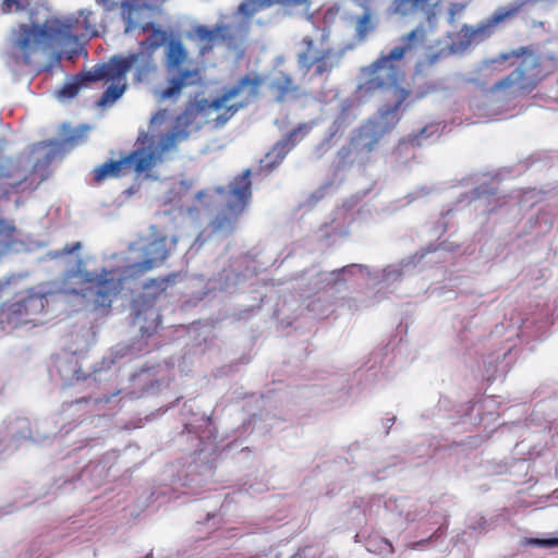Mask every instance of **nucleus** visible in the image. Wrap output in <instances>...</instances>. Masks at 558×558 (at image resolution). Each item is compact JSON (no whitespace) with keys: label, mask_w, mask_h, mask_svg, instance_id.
I'll use <instances>...</instances> for the list:
<instances>
[{"label":"nucleus","mask_w":558,"mask_h":558,"mask_svg":"<svg viewBox=\"0 0 558 558\" xmlns=\"http://www.w3.org/2000/svg\"><path fill=\"white\" fill-rule=\"evenodd\" d=\"M29 12V23L12 27L8 35L5 63L15 75L21 65H29L37 52L50 53L60 61L63 54L72 59L82 48V39L96 36V19L92 11L81 10L78 16L41 19L45 8H31V0H2L0 13Z\"/></svg>","instance_id":"1"},{"label":"nucleus","mask_w":558,"mask_h":558,"mask_svg":"<svg viewBox=\"0 0 558 558\" xmlns=\"http://www.w3.org/2000/svg\"><path fill=\"white\" fill-rule=\"evenodd\" d=\"M426 29L418 25L415 29L401 38V45L395 47L388 54L381 56L374 64L363 69L364 81L359 84L360 97H367L380 90L392 104H387L378 110L364 125L360 128L353 145L361 151L369 153L379 140L390 132L398 123L402 102L410 92L398 86L400 72L393 64L414 50L425 38Z\"/></svg>","instance_id":"2"},{"label":"nucleus","mask_w":558,"mask_h":558,"mask_svg":"<svg viewBox=\"0 0 558 558\" xmlns=\"http://www.w3.org/2000/svg\"><path fill=\"white\" fill-rule=\"evenodd\" d=\"M167 236H159L141 250L143 260L113 268H102L99 272L78 269L68 274V279H76L84 287L69 292L81 294L96 306L109 307L129 279L137 278L159 266L169 254Z\"/></svg>","instance_id":"3"},{"label":"nucleus","mask_w":558,"mask_h":558,"mask_svg":"<svg viewBox=\"0 0 558 558\" xmlns=\"http://www.w3.org/2000/svg\"><path fill=\"white\" fill-rule=\"evenodd\" d=\"M198 110L191 106L177 117L172 129L165 134L157 143L151 142L148 146L140 148L132 154L119 159L110 160L94 169V180L101 182L110 178H118L125 174L130 169L137 173L150 170L162 162L165 155L177 148L178 144L185 141L193 130Z\"/></svg>","instance_id":"4"},{"label":"nucleus","mask_w":558,"mask_h":558,"mask_svg":"<svg viewBox=\"0 0 558 558\" xmlns=\"http://www.w3.org/2000/svg\"><path fill=\"white\" fill-rule=\"evenodd\" d=\"M342 57L343 50L332 47L330 31L326 27L315 28L298 44V66L304 74L327 77L340 65Z\"/></svg>","instance_id":"5"},{"label":"nucleus","mask_w":558,"mask_h":558,"mask_svg":"<svg viewBox=\"0 0 558 558\" xmlns=\"http://www.w3.org/2000/svg\"><path fill=\"white\" fill-rule=\"evenodd\" d=\"M264 80L259 75H245L234 86L213 99L205 108L216 128L223 126L240 109L248 106L259 94Z\"/></svg>","instance_id":"6"},{"label":"nucleus","mask_w":558,"mask_h":558,"mask_svg":"<svg viewBox=\"0 0 558 558\" xmlns=\"http://www.w3.org/2000/svg\"><path fill=\"white\" fill-rule=\"evenodd\" d=\"M189 59V52L180 39L171 38L167 43L165 51V66L169 74L177 72L168 78V86L163 89H155L154 96L159 101L177 100L184 87L198 85L202 81L199 70L182 69Z\"/></svg>","instance_id":"7"},{"label":"nucleus","mask_w":558,"mask_h":558,"mask_svg":"<svg viewBox=\"0 0 558 558\" xmlns=\"http://www.w3.org/2000/svg\"><path fill=\"white\" fill-rule=\"evenodd\" d=\"M250 177L251 170L246 169L230 182L228 191L223 187L216 189V192L222 195L225 201V208L213 222L216 231L231 232L233 230L252 195Z\"/></svg>","instance_id":"8"},{"label":"nucleus","mask_w":558,"mask_h":558,"mask_svg":"<svg viewBox=\"0 0 558 558\" xmlns=\"http://www.w3.org/2000/svg\"><path fill=\"white\" fill-rule=\"evenodd\" d=\"M515 9L510 4L498 8L486 21L476 26L463 25L459 33L449 35V52L452 54L464 52L471 45L478 44L488 38L496 26L515 16Z\"/></svg>","instance_id":"9"},{"label":"nucleus","mask_w":558,"mask_h":558,"mask_svg":"<svg viewBox=\"0 0 558 558\" xmlns=\"http://www.w3.org/2000/svg\"><path fill=\"white\" fill-rule=\"evenodd\" d=\"M108 63L119 76L126 77V74L131 72L136 84L150 83L159 71L156 58L145 49L113 56Z\"/></svg>","instance_id":"10"},{"label":"nucleus","mask_w":558,"mask_h":558,"mask_svg":"<svg viewBox=\"0 0 558 558\" xmlns=\"http://www.w3.org/2000/svg\"><path fill=\"white\" fill-rule=\"evenodd\" d=\"M537 58L529 54L521 64L508 76L498 81L490 92L512 90L513 93H529L538 82Z\"/></svg>","instance_id":"11"},{"label":"nucleus","mask_w":558,"mask_h":558,"mask_svg":"<svg viewBox=\"0 0 558 558\" xmlns=\"http://www.w3.org/2000/svg\"><path fill=\"white\" fill-rule=\"evenodd\" d=\"M47 305V295L44 293L28 291L27 295L20 298L9 305L5 315L9 324L14 327L28 323L37 324V318Z\"/></svg>","instance_id":"12"},{"label":"nucleus","mask_w":558,"mask_h":558,"mask_svg":"<svg viewBox=\"0 0 558 558\" xmlns=\"http://www.w3.org/2000/svg\"><path fill=\"white\" fill-rule=\"evenodd\" d=\"M111 65L106 62L94 66V69L86 73V80L97 82L101 80L110 81L111 85L104 92L98 100L99 107H109L123 96L128 88L126 77L117 75Z\"/></svg>","instance_id":"13"},{"label":"nucleus","mask_w":558,"mask_h":558,"mask_svg":"<svg viewBox=\"0 0 558 558\" xmlns=\"http://www.w3.org/2000/svg\"><path fill=\"white\" fill-rule=\"evenodd\" d=\"M88 125H81L77 129H71L68 124H62L63 140L61 142L50 141L41 142L34 146L33 154H40L45 157V166L49 165L56 154L61 149H71L85 142L87 137Z\"/></svg>","instance_id":"14"},{"label":"nucleus","mask_w":558,"mask_h":558,"mask_svg":"<svg viewBox=\"0 0 558 558\" xmlns=\"http://www.w3.org/2000/svg\"><path fill=\"white\" fill-rule=\"evenodd\" d=\"M312 126L307 123L299 125L291 131L283 140L279 141L272 149L266 154L262 160V167L267 170H272L277 167L287 156V154L295 146L296 142L305 136Z\"/></svg>","instance_id":"15"},{"label":"nucleus","mask_w":558,"mask_h":558,"mask_svg":"<svg viewBox=\"0 0 558 558\" xmlns=\"http://www.w3.org/2000/svg\"><path fill=\"white\" fill-rule=\"evenodd\" d=\"M392 7L395 13L402 15L422 12L430 29L435 27L436 17L442 11L440 0H395Z\"/></svg>","instance_id":"16"},{"label":"nucleus","mask_w":558,"mask_h":558,"mask_svg":"<svg viewBox=\"0 0 558 558\" xmlns=\"http://www.w3.org/2000/svg\"><path fill=\"white\" fill-rule=\"evenodd\" d=\"M276 4L287 9L301 7L307 11L311 7V0H244L239 4L235 16L241 14L250 20L256 13Z\"/></svg>","instance_id":"17"},{"label":"nucleus","mask_w":558,"mask_h":558,"mask_svg":"<svg viewBox=\"0 0 558 558\" xmlns=\"http://www.w3.org/2000/svg\"><path fill=\"white\" fill-rule=\"evenodd\" d=\"M223 28L216 24L213 28L205 25H196L187 33V38L196 43L199 54L204 56L213 50L219 43L223 41Z\"/></svg>","instance_id":"18"},{"label":"nucleus","mask_w":558,"mask_h":558,"mask_svg":"<svg viewBox=\"0 0 558 558\" xmlns=\"http://www.w3.org/2000/svg\"><path fill=\"white\" fill-rule=\"evenodd\" d=\"M217 25L218 27L223 28V41L228 47L236 49L246 39L251 22L247 17L241 14L235 16V13H233L232 21L230 23H218Z\"/></svg>","instance_id":"19"},{"label":"nucleus","mask_w":558,"mask_h":558,"mask_svg":"<svg viewBox=\"0 0 558 558\" xmlns=\"http://www.w3.org/2000/svg\"><path fill=\"white\" fill-rule=\"evenodd\" d=\"M361 275L362 277L369 276V271L363 267L362 265L352 264L350 266L343 267L340 270L333 271H324L317 275L315 280V289L316 291L327 290L328 288H335L338 291V286L340 284V275Z\"/></svg>","instance_id":"20"},{"label":"nucleus","mask_w":558,"mask_h":558,"mask_svg":"<svg viewBox=\"0 0 558 558\" xmlns=\"http://www.w3.org/2000/svg\"><path fill=\"white\" fill-rule=\"evenodd\" d=\"M134 311V325L140 327L143 336H151L159 326V313L157 310L150 303L144 308H140L137 301H135Z\"/></svg>","instance_id":"21"},{"label":"nucleus","mask_w":558,"mask_h":558,"mask_svg":"<svg viewBox=\"0 0 558 558\" xmlns=\"http://www.w3.org/2000/svg\"><path fill=\"white\" fill-rule=\"evenodd\" d=\"M269 89L275 93L276 100L281 102L287 98L288 95L298 93L299 86L294 84L291 75L280 71L271 80Z\"/></svg>","instance_id":"22"},{"label":"nucleus","mask_w":558,"mask_h":558,"mask_svg":"<svg viewBox=\"0 0 558 558\" xmlns=\"http://www.w3.org/2000/svg\"><path fill=\"white\" fill-rule=\"evenodd\" d=\"M56 367L60 377L66 385H71L74 381L82 379L77 360L74 355H65L64 357H58Z\"/></svg>","instance_id":"23"},{"label":"nucleus","mask_w":558,"mask_h":558,"mask_svg":"<svg viewBox=\"0 0 558 558\" xmlns=\"http://www.w3.org/2000/svg\"><path fill=\"white\" fill-rule=\"evenodd\" d=\"M354 120L353 104L349 100L343 101L341 104V111L330 128V137L336 135L340 130L349 126Z\"/></svg>","instance_id":"24"},{"label":"nucleus","mask_w":558,"mask_h":558,"mask_svg":"<svg viewBox=\"0 0 558 558\" xmlns=\"http://www.w3.org/2000/svg\"><path fill=\"white\" fill-rule=\"evenodd\" d=\"M411 263V260H408L407 263L401 262L399 265H390L380 272H377L375 275L374 280H376V283H393L395 281L401 278V276L404 274V269L409 267Z\"/></svg>","instance_id":"25"},{"label":"nucleus","mask_w":558,"mask_h":558,"mask_svg":"<svg viewBox=\"0 0 558 558\" xmlns=\"http://www.w3.org/2000/svg\"><path fill=\"white\" fill-rule=\"evenodd\" d=\"M168 41L169 39L166 32L155 29L146 40H143L140 44L138 49H145L147 51H150L151 56L155 57L156 50L163 45L167 46Z\"/></svg>","instance_id":"26"},{"label":"nucleus","mask_w":558,"mask_h":558,"mask_svg":"<svg viewBox=\"0 0 558 558\" xmlns=\"http://www.w3.org/2000/svg\"><path fill=\"white\" fill-rule=\"evenodd\" d=\"M168 41L169 39L166 32L155 29L146 40H143L140 44L138 49H145L147 51H150L151 56L155 57L156 50L163 45L167 46Z\"/></svg>","instance_id":"27"},{"label":"nucleus","mask_w":558,"mask_h":558,"mask_svg":"<svg viewBox=\"0 0 558 558\" xmlns=\"http://www.w3.org/2000/svg\"><path fill=\"white\" fill-rule=\"evenodd\" d=\"M86 73L81 75V76H77L75 78H73L72 81L70 82H66L58 92H57V97L59 99H70V98H73L75 97L81 87L86 83L88 82L86 80Z\"/></svg>","instance_id":"28"},{"label":"nucleus","mask_w":558,"mask_h":558,"mask_svg":"<svg viewBox=\"0 0 558 558\" xmlns=\"http://www.w3.org/2000/svg\"><path fill=\"white\" fill-rule=\"evenodd\" d=\"M7 428L12 440L31 437L29 422L27 418L17 417L10 422Z\"/></svg>","instance_id":"29"},{"label":"nucleus","mask_w":558,"mask_h":558,"mask_svg":"<svg viewBox=\"0 0 558 558\" xmlns=\"http://www.w3.org/2000/svg\"><path fill=\"white\" fill-rule=\"evenodd\" d=\"M156 367L143 368L140 373L134 374L132 376V380L137 383L138 385L146 386L151 381V378L157 375Z\"/></svg>","instance_id":"30"},{"label":"nucleus","mask_w":558,"mask_h":558,"mask_svg":"<svg viewBox=\"0 0 558 558\" xmlns=\"http://www.w3.org/2000/svg\"><path fill=\"white\" fill-rule=\"evenodd\" d=\"M438 124L427 125L421 130L420 134L413 137L412 142L415 143L416 145H422L425 138L433 136L434 134L438 133Z\"/></svg>","instance_id":"31"},{"label":"nucleus","mask_w":558,"mask_h":558,"mask_svg":"<svg viewBox=\"0 0 558 558\" xmlns=\"http://www.w3.org/2000/svg\"><path fill=\"white\" fill-rule=\"evenodd\" d=\"M16 232V228L12 221L0 219V239L9 241Z\"/></svg>","instance_id":"32"},{"label":"nucleus","mask_w":558,"mask_h":558,"mask_svg":"<svg viewBox=\"0 0 558 558\" xmlns=\"http://www.w3.org/2000/svg\"><path fill=\"white\" fill-rule=\"evenodd\" d=\"M526 544L546 548L558 547V536L548 538H529L526 539Z\"/></svg>","instance_id":"33"},{"label":"nucleus","mask_w":558,"mask_h":558,"mask_svg":"<svg viewBox=\"0 0 558 558\" xmlns=\"http://www.w3.org/2000/svg\"><path fill=\"white\" fill-rule=\"evenodd\" d=\"M537 195L538 193L534 189L525 191L521 196L520 204L533 206L538 201Z\"/></svg>","instance_id":"34"},{"label":"nucleus","mask_w":558,"mask_h":558,"mask_svg":"<svg viewBox=\"0 0 558 558\" xmlns=\"http://www.w3.org/2000/svg\"><path fill=\"white\" fill-rule=\"evenodd\" d=\"M168 112L166 109H160L157 111L150 119V128H155L157 125H161L167 120Z\"/></svg>","instance_id":"35"},{"label":"nucleus","mask_w":558,"mask_h":558,"mask_svg":"<svg viewBox=\"0 0 558 558\" xmlns=\"http://www.w3.org/2000/svg\"><path fill=\"white\" fill-rule=\"evenodd\" d=\"M465 9V5L462 3H452L449 9L448 22L452 24L454 22L456 15H461Z\"/></svg>","instance_id":"36"},{"label":"nucleus","mask_w":558,"mask_h":558,"mask_svg":"<svg viewBox=\"0 0 558 558\" xmlns=\"http://www.w3.org/2000/svg\"><path fill=\"white\" fill-rule=\"evenodd\" d=\"M369 15L368 14H364L360 20H359V23H357V32L361 36H364L366 34V32L368 31V24H369Z\"/></svg>","instance_id":"37"},{"label":"nucleus","mask_w":558,"mask_h":558,"mask_svg":"<svg viewBox=\"0 0 558 558\" xmlns=\"http://www.w3.org/2000/svg\"><path fill=\"white\" fill-rule=\"evenodd\" d=\"M81 242H75L74 244L72 245H65L62 251L59 253V252H56L52 256L53 257H57V256H60V255H69V254H72L74 253L75 251H78L81 248Z\"/></svg>","instance_id":"38"},{"label":"nucleus","mask_w":558,"mask_h":558,"mask_svg":"<svg viewBox=\"0 0 558 558\" xmlns=\"http://www.w3.org/2000/svg\"><path fill=\"white\" fill-rule=\"evenodd\" d=\"M511 56H519L517 51H511L510 53H502L500 56V61L508 60Z\"/></svg>","instance_id":"39"},{"label":"nucleus","mask_w":558,"mask_h":558,"mask_svg":"<svg viewBox=\"0 0 558 558\" xmlns=\"http://www.w3.org/2000/svg\"><path fill=\"white\" fill-rule=\"evenodd\" d=\"M14 449H15V447L10 444H7L5 446L0 445V454L5 452L7 450H14Z\"/></svg>","instance_id":"40"},{"label":"nucleus","mask_w":558,"mask_h":558,"mask_svg":"<svg viewBox=\"0 0 558 558\" xmlns=\"http://www.w3.org/2000/svg\"><path fill=\"white\" fill-rule=\"evenodd\" d=\"M135 28V24H133L132 20H131V14L129 15V23H128V26L125 28V32H131L132 29Z\"/></svg>","instance_id":"41"},{"label":"nucleus","mask_w":558,"mask_h":558,"mask_svg":"<svg viewBox=\"0 0 558 558\" xmlns=\"http://www.w3.org/2000/svg\"><path fill=\"white\" fill-rule=\"evenodd\" d=\"M112 398H113V396H110V397L106 396V397H102V398H98V399H96V402H99V401H100V402H106V403H108V402H110V401H111V399H112Z\"/></svg>","instance_id":"42"},{"label":"nucleus","mask_w":558,"mask_h":558,"mask_svg":"<svg viewBox=\"0 0 558 558\" xmlns=\"http://www.w3.org/2000/svg\"><path fill=\"white\" fill-rule=\"evenodd\" d=\"M416 519V515H413L410 511L405 514V520L412 522Z\"/></svg>","instance_id":"43"},{"label":"nucleus","mask_w":558,"mask_h":558,"mask_svg":"<svg viewBox=\"0 0 558 558\" xmlns=\"http://www.w3.org/2000/svg\"><path fill=\"white\" fill-rule=\"evenodd\" d=\"M177 242H178V238L177 236H172L171 240H170L171 245L174 246L177 244Z\"/></svg>","instance_id":"44"},{"label":"nucleus","mask_w":558,"mask_h":558,"mask_svg":"<svg viewBox=\"0 0 558 558\" xmlns=\"http://www.w3.org/2000/svg\"><path fill=\"white\" fill-rule=\"evenodd\" d=\"M4 177H8V174H7V173H4V172L0 169V179H1V178H4Z\"/></svg>","instance_id":"45"},{"label":"nucleus","mask_w":558,"mask_h":558,"mask_svg":"<svg viewBox=\"0 0 558 558\" xmlns=\"http://www.w3.org/2000/svg\"><path fill=\"white\" fill-rule=\"evenodd\" d=\"M203 195H204V192H198V193L196 194V197H197V198H202V197H203Z\"/></svg>","instance_id":"46"},{"label":"nucleus","mask_w":558,"mask_h":558,"mask_svg":"<svg viewBox=\"0 0 558 558\" xmlns=\"http://www.w3.org/2000/svg\"><path fill=\"white\" fill-rule=\"evenodd\" d=\"M475 193H476V197H477V198H480V197H481L482 192H480L478 190H475Z\"/></svg>","instance_id":"47"},{"label":"nucleus","mask_w":558,"mask_h":558,"mask_svg":"<svg viewBox=\"0 0 558 558\" xmlns=\"http://www.w3.org/2000/svg\"><path fill=\"white\" fill-rule=\"evenodd\" d=\"M39 167V161L35 162L34 169L36 170Z\"/></svg>","instance_id":"48"},{"label":"nucleus","mask_w":558,"mask_h":558,"mask_svg":"<svg viewBox=\"0 0 558 558\" xmlns=\"http://www.w3.org/2000/svg\"><path fill=\"white\" fill-rule=\"evenodd\" d=\"M145 558H153V553H148Z\"/></svg>","instance_id":"49"}]
</instances>
